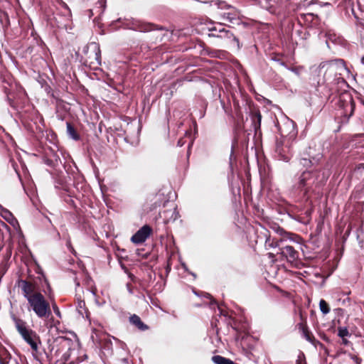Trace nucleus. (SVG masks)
<instances>
[{
  "instance_id": "f257e3e1",
  "label": "nucleus",
  "mask_w": 364,
  "mask_h": 364,
  "mask_svg": "<svg viewBox=\"0 0 364 364\" xmlns=\"http://www.w3.org/2000/svg\"><path fill=\"white\" fill-rule=\"evenodd\" d=\"M27 301L31 309L39 318L48 317L50 314V304L41 293L37 294Z\"/></svg>"
},
{
  "instance_id": "f03ea898",
  "label": "nucleus",
  "mask_w": 364,
  "mask_h": 364,
  "mask_svg": "<svg viewBox=\"0 0 364 364\" xmlns=\"http://www.w3.org/2000/svg\"><path fill=\"white\" fill-rule=\"evenodd\" d=\"M14 321L18 332L20 333L24 341L31 346L32 349L36 350L38 348V345L36 343V333L33 330L28 328L26 326V322L23 320L14 318Z\"/></svg>"
},
{
  "instance_id": "7ed1b4c3",
  "label": "nucleus",
  "mask_w": 364,
  "mask_h": 364,
  "mask_svg": "<svg viewBox=\"0 0 364 364\" xmlns=\"http://www.w3.org/2000/svg\"><path fill=\"white\" fill-rule=\"evenodd\" d=\"M19 287L27 300L41 293L36 291V285L29 282L21 280L19 282Z\"/></svg>"
},
{
  "instance_id": "20e7f679",
  "label": "nucleus",
  "mask_w": 364,
  "mask_h": 364,
  "mask_svg": "<svg viewBox=\"0 0 364 364\" xmlns=\"http://www.w3.org/2000/svg\"><path fill=\"white\" fill-rule=\"evenodd\" d=\"M151 231V230L148 225L143 226L132 237V242L135 244L144 242L149 236Z\"/></svg>"
},
{
  "instance_id": "39448f33",
  "label": "nucleus",
  "mask_w": 364,
  "mask_h": 364,
  "mask_svg": "<svg viewBox=\"0 0 364 364\" xmlns=\"http://www.w3.org/2000/svg\"><path fill=\"white\" fill-rule=\"evenodd\" d=\"M277 232L281 236V238L279 239L278 242L290 240L299 243L300 241V237L298 235L287 232L282 229L278 230Z\"/></svg>"
},
{
  "instance_id": "423d86ee",
  "label": "nucleus",
  "mask_w": 364,
  "mask_h": 364,
  "mask_svg": "<svg viewBox=\"0 0 364 364\" xmlns=\"http://www.w3.org/2000/svg\"><path fill=\"white\" fill-rule=\"evenodd\" d=\"M282 253L292 261L298 258V252L290 245L283 247Z\"/></svg>"
},
{
  "instance_id": "0eeeda50",
  "label": "nucleus",
  "mask_w": 364,
  "mask_h": 364,
  "mask_svg": "<svg viewBox=\"0 0 364 364\" xmlns=\"http://www.w3.org/2000/svg\"><path fill=\"white\" fill-rule=\"evenodd\" d=\"M223 18L224 20H227L232 22L233 20L239 18V13L232 8H229V11L223 14Z\"/></svg>"
},
{
  "instance_id": "6e6552de",
  "label": "nucleus",
  "mask_w": 364,
  "mask_h": 364,
  "mask_svg": "<svg viewBox=\"0 0 364 364\" xmlns=\"http://www.w3.org/2000/svg\"><path fill=\"white\" fill-rule=\"evenodd\" d=\"M212 360L215 364H235L231 360L225 358L220 355H215L212 358Z\"/></svg>"
},
{
  "instance_id": "1a4fd4ad",
  "label": "nucleus",
  "mask_w": 364,
  "mask_h": 364,
  "mask_svg": "<svg viewBox=\"0 0 364 364\" xmlns=\"http://www.w3.org/2000/svg\"><path fill=\"white\" fill-rule=\"evenodd\" d=\"M67 133L70 138L74 140L79 139V135L77 134L75 128L70 124V123H67Z\"/></svg>"
},
{
  "instance_id": "9d476101",
  "label": "nucleus",
  "mask_w": 364,
  "mask_h": 364,
  "mask_svg": "<svg viewBox=\"0 0 364 364\" xmlns=\"http://www.w3.org/2000/svg\"><path fill=\"white\" fill-rule=\"evenodd\" d=\"M1 208V216L9 223H12L14 220V218L12 215V214L7 210L3 208L1 206H0Z\"/></svg>"
},
{
  "instance_id": "9b49d317",
  "label": "nucleus",
  "mask_w": 364,
  "mask_h": 364,
  "mask_svg": "<svg viewBox=\"0 0 364 364\" xmlns=\"http://www.w3.org/2000/svg\"><path fill=\"white\" fill-rule=\"evenodd\" d=\"M319 308L321 311L324 314H327L330 311V309L328 307V304L323 299H321L320 301Z\"/></svg>"
},
{
  "instance_id": "f8f14e48",
  "label": "nucleus",
  "mask_w": 364,
  "mask_h": 364,
  "mask_svg": "<svg viewBox=\"0 0 364 364\" xmlns=\"http://www.w3.org/2000/svg\"><path fill=\"white\" fill-rule=\"evenodd\" d=\"M130 320L132 323L135 324L139 328L144 329V323L139 316L134 315L131 317Z\"/></svg>"
},
{
  "instance_id": "ddd939ff",
  "label": "nucleus",
  "mask_w": 364,
  "mask_h": 364,
  "mask_svg": "<svg viewBox=\"0 0 364 364\" xmlns=\"http://www.w3.org/2000/svg\"><path fill=\"white\" fill-rule=\"evenodd\" d=\"M348 335H349V332L346 328H340L338 329V336L341 338H344L348 336Z\"/></svg>"
},
{
  "instance_id": "4468645a",
  "label": "nucleus",
  "mask_w": 364,
  "mask_h": 364,
  "mask_svg": "<svg viewBox=\"0 0 364 364\" xmlns=\"http://www.w3.org/2000/svg\"><path fill=\"white\" fill-rule=\"evenodd\" d=\"M170 212H171V213H172V216H171V218L170 219L176 220V213H175V209L170 210Z\"/></svg>"
},
{
  "instance_id": "2eb2a0df",
  "label": "nucleus",
  "mask_w": 364,
  "mask_h": 364,
  "mask_svg": "<svg viewBox=\"0 0 364 364\" xmlns=\"http://www.w3.org/2000/svg\"><path fill=\"white\" fill-rule=\"evenodd\" d=\"M353 359L355 364H360V360L357 357L353 356Z\"/></svg>"
},
{
  "instance_id": "dca6fc26",
  "label": "nucleus",
  "mask_w": 364,
  "mask_h": 364,
  "mask_svg": "<svg viewBox=\"0 0 364 364\" xmlns=\"http://www.w3.org/2000/svg\"><path fill=\"white\" fill-rule=\"evenodd\" d=\"M337 63H338L339 65H341V68H343V70H346V68L344 67L343 63V62H342L341 60L338 61V62H337Z\"/></svg>"
},
{
  "instance_id": "f3484780",
  "label": "nucleus",
  "mask_w": 364,
  "mask_h": 364,
  "mask_svg": "<svg viewBox=\"0 0 364 364\" xmlns=\"http://www.w3.org/2000/svg\"><path fill=\"white\" fill-rule=\"evenodd\" d=\"M343 343L344 344H347L348 341L346 339V338H343Z\"/></svg>"
},
{
  "instance_id": "a211bd4d",
  "label": "nucleus",
  "mask_w": 364,
  "mask_h": 364,
  "mask_svg": "<svg viewBox=\"0 0 364 364\" xmlns=\"http://www.w3.org/2000/svg\"><path fill=\"white\" fill-rule=\"evenodd\" d=\"M218 30L220 32H225V30L223 28H219Z\"/></svg>"
},
{
  "instance_id": "6ab92c4d",
  "label": "nucleus",
  "mask_w": 364,
  "mask_h": 364,
  "mask_svg": "<svg viewBox=\"0 0 364 364\" xmlns=\"http://www.w3.org/2000/svg\"><path fill=\"white\" fill-rule=\"evenodd\" d=\"M55 313H56L58 315H60V312H59V311H58V309H57V310H55Z\"/></svg>"
},
{
  "instance_id": "aec40b11",
  "label": "nucleus",
  "mask_w": 364,
  "mask_h": 364,
  "mask_svg": "<svg viewBox=\"0 0 364 364\" xmlns=\"http://www.w3.org/2000/svg\"><path fill=\"white\" fill-rule=\"evenodd\" d=\"M168 212H169V211H164V215L167 214Z\"/></svg>"
},
{
  "instance_id": "412c9836",
  "label": "nucleus",
  "mask_w": 364,
  "mask_h": 364,
  "mask_svg": "<svg viewBox=\"0 0 364 364\" xmlns=\"http://www.w3.org/2000/svg\"><path fill=\"white\" fill-rule=\"evenodd\" d=\"M210 30L212 31V28ZM213 30H217V28L215 27L214 28H213Z\"/></svg>"
}]
</instances>
